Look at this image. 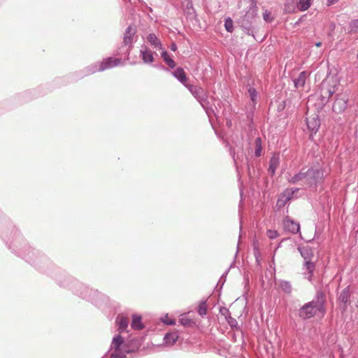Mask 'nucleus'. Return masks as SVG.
I'll return each mask as SVG.
<instances>
[{"label":"nucleus","mask_w":358,"mask_h":358,"mask_svg":"<svg viewBox=\"0 0 358 358\" xmlns=\"http://www.w3.org/2000/svg\"><path fill=\"white\" fill-rule=\"evenodd\" d=\"M324 178V171L321 168H302L299 173L294 176L289 175L287 180L292 184L301 182L308 187H316Z\"/></svg>","instance_id":"obj_1"},{"label":"nucleus","mask_w":358,"mask_h":358,"mask_svg":"<svg viewBox=\"0 0 358 358\" xmlns=\"http://www.w3.org/2000/svg\"><path fill=\"white\" fill-rule=\"evenodd\" d=\"M138 348V344H136V341H134V346L131 347L120 335H116L113 337L109 349L110 358H126L127 354Z\"/></svg>","instance_id":"obj_2"},{"label":"nucleus","mask_w":358,"mask_h":358,"mask_svg":"<svg viewBox=\"0 0 358 358\" xmlns=\"http://www.w3.org/2000/svg\"><path fill=\"white\" fill-rule=\"evenodd\" d=\"M186 88L189 91L192 95L201 104L202 108L205 110L206 115L210 119L213 115H215V113L212 107L210 106L208 101V96L207 92L203 87L199 85H188Z\"/></svg>","instance_id":"obj_3"},{"label":"nucleus","mask_w":358,"mask_h":358,"mask_svg":"<svg viewBox=\"0 0 358 358\" xmlns=\"http://www.w3.org/2000/svg\"><path fill=\"white\" fill-rule=\"evenodd\" d=\"M257 15V3L253 2L250 3L249 9L239 21L241 27L244 29L245 34L248 35H252L254 36L252 31V24L255 22Z\"/></svg>","instance_id":"obj_4"},{"label":"nucleus","mask_w":358,"mask_h":358,"mask_svg":"<svg viewBox=\"0 0 358 358\" xmlns=\"http://www.w3.org/2000/svg\"><path fill=\"white\" fill-rule=\"evenodd\" d=\"M122 63V59L118 58L108 57L103 59L101 62L93 64L86 69L87 73L85 76L90 75L99 71H103L105 70L117 66Z\"/></svg>","instance_id":"obj_5"},{"label":"nucleus","mask_w":358,"mask_h":358,"mask_svg":"<svg viewBox=\"0 0 358 358\" xmlns=\"http://www.w3.org/2000/svg\"><path fill=\"white\" fill-rule=\"evenodd\" d=\"M323 302L312 301L304 304L299 310V316L303 320L310 319L314 317L318 311H321Z\"/></svg>","instance_id":"obj_6"},{"label":"nucleus","mask_w":358,"mask_h":358,"mask_svg":"<svg viewBox=\"0 0 358 358\" xmlns=\"http://www.w3.org/2000/svg\"><path fill=\"white\" fill-rule=\"evenodd\" d=\"M136 29L135 27L132 26H129L124 34L123 43L125 46L128 47L127 52L130 51V50L133 47V43H134V37L136 36Z\"/></svg>","instance_id":"obj_7"},{"label":"nucleus","mask_w":358,"mask_h":358,"mask_svg":"<svg viewBox=\"0 0 358 358\" xmlns=\"http://www.w3.org/2000/svg\"><path fill=\"white\" fill-rule=\"evenodd\" d=\"M155 53L147 46L142 45L140 50V56L143 63L150 64L154 62Z\"/></svg>","instance_id":"obj_8"},{"label":"nucleus","mask_w":358,"mask_h":358,"mask_svg":"<svg viewBox=\"0 0 358 358\" xmlns=\"http://www.w3.org/2000/svg\"><path fill=\"white\" fill-rule=\"evenodd\" d=\"M283 227L285 231H289L292 234H296L300 230V225L298 222H294L288 217H286L283 221Z\"/></svg>","instance_id":"obj_9"},{"label":"nucleus","mask_w":358,"mask_h":358,"mask_svg":"<svg viewBox=\"0 0 358 358\" xmlns=\"http://www.w3.org/2000/svg\"><path fill=\"white\" fill-rule=\"evenodd\" d=\"M348 99L345 95H340L336 98L334 106L333 109L336 111H338L339 113L343 111L347 106H348Z\"/></svg>","instance_id":"obj_10"},{"label":"nucleus","mask_w":358,"mask_h":358,"mask_svg":"<svg viewBox=\"0 0 358 358\" xmlns=\"http://www.w3.org/2000/svg\"><path fill=\"white\" fill-rule=\"evenodd\" d=\"M303 269L305 271V278L309 281H311L313 276V272L315 269V264L312 261L307 260V262H304L303 263Z\"/></svg>","instance_id":"obj_11"},{"label":"nucleus","mask_w":358,"mask_h":358,"mask_svg":"<svg viewBox=\"0 0 358 358\" xmlns=\"http://www.w3.org/2000/svg\"><path fill=\"white\" fill-rule=\"evenodd\" d=\"M307 127L309 130L315 134L320 128V120L317 115L308 117L306 119Z\"/></svg>","instance_id":"obj_12"},{"label":"nucleus","mask_w":358,"mask_h":358,"mask_svg":"<svg viewBox=\"0 0 358 358\" xmlns=\"http://www.w3.org/2000/svg\"><path fill=\"white\" fill-rule=\"evenodd\" d=\"M171 73L185 87L186 85H189V83H187L188 78L182 68L178 67L174 71L171 72Z\"/></svg>","instance_id":"obj_13"},{"label":"nucleus","mask_w":358,"mask_h":358,"mask_svg":"<svg viewBox=\"0 0 358 358\" xmlns=\"http://www.w3.org/2000/svg\"><path fill=\"white\" fill-rule=\"evenodd\" d=\"M147 41L153 48L158 50L163 49L160 40L155 34H149L147 36Z\"/></svg>","instance_id":"obj_14"},{"label":"nucleus","mask_w":358,"mask_h":358,"mask_svg":"<svg viewBox=\"0 0 358 358\" xmlns=\"http://www.w3.org/2000/svg\"><path fill=\"white\" fill-rule=\"evenodd\" d=\"M298 250L305 262H307V260L311 261L312 258L313 257V253L312 249L310 247H299Z\"/></svg>","instance_id":"obj_15"},{"label":"nucleus","mask_w":358,"mask_h":358,"mask_svg":"<svg viewBox=\"0 0 358 358\" xmlns=\"http://www.w3.org/2000/svg\"><path fill=\"white\" fill-rule=\"evenodd\" d=\"M116 323L118 326V329L121 332L125 331L128 327L129 319L122 315H119L116 317Z\"/></svg>","instance_id":"obj_16"},{"label":"nucleus","mask_w":358,"mask_h":358,"mask_svg":"<svg viewBox=\"0 0 358 358\" xmlns=\"http://www.w3.org/2000/svg\"><path fill=\"white\" fill-rule=\"evenodd\" d=\"M350 297V289H349V287H345V289H343L341 292L338 299V301L341 303H343L344 304L345 308H346L347 305L349 302Z\"/></svg>","instance_id":"obj_17"},{"label":"nucleus","mask_w":358,"mask_h":358,"mask_svg":"<svg viewBox=\"0 0 358 358\" xmlns=\"http://www.w3.org/2000/svg\"><path fill=\"white\" fill-rule=\"evenodd\" d=\"M178 338L177 332L168 333L164 336V341L167 346L173 345Z\"/></svg>","instance_id":"obj_18"},{"label":"nucleus","mask_w":358,"mask_h":358,"mask_svg":"<svg viewBox=\"0 0 358 358\" xmlns=\"http://www.w3.org/2000/svg\"><path fill=\"white\" fill-rule=\"evenodd\" d=\"M280 164V158L278 155H274L269 162L268 172L273 176Z\"/></svg>","instance_id":"obj_19"},{"label":"nucleus","mask_w":358,"mask_h":358,"mask_svg":"<svg viewBox=\"0 0 358 358\" xmlns=\"http://www.w3.org/2000/svg\"><path fill=\"white\" fill-rule=\"evenodd\" d=\"M307 77L306 71H302L299 73L298 78L294 79V84L296 88L302 87L306 83V79Z\"/></svg>","instance_id":"obj_20"},{"label":"nucleus","mask_w":358,"mask_h":358,"mask_svg":"<svg viewBox=\"0 0 358 358\" xmlns=\"http://www.w3.org/2000/svg\"><path fill=\"white\" fill-rule=\"evenodd\" d=\"M131 328L135 330H140L143 328V324L141 321V316L134 315L132 316Z\"/></svg>","instance_id":"obj_21"},{"label":"nucleus","mask_w":358,"mask_h":358,"mask_svg":"<svg viewBox=\"0 0 358 358\" xmlns=\"http://www.w3.org/2000/svg\"><path fill=\"white\" fill-rule=\"evenodd\" d=\"M36 253L37 252L29 246L24 247V254H23V255L27 262L34 263V257Z\"/></svg>","instance_id":"obj_22"},{"label":"nucleus","mask_w":358,"mask_h":358,"mask_svg":"<svg viewBox=\"0 0 358 358\" xmlns=\"http://www.w3.org/2000/svg\"><path fill=\"white\" fill-rule=\"evenodd\" d=\"M161 57L164 62L171 68L173 69L176 66V62L170 57L169 53L166 50H163L161 53Z\"/></svg>","instance_id":"obj_23"},{"label":"nucleus","mask_w":358,"mask_h":358,"mask_svg":"<svg viewBox=\"0 0 358 358\" xmlns=\"http://www.w3.org/2000/svg\"><path fill=\"white\" fill-rule=\"evenodd\" d=\"M311 6V0H299L297 8L300 11L308 10Z\"/></svg>","instance_id":"obj_24"},{"label":"nucleus","mask_w":358,"mask_h":358,"mask_svg":"<svg viewBox=\"0 0 358 358\" xmlns=\"http://www.w3.org/2000/svg\"><path fill=\"white\" fill-rule=\"evenodd\" d=\"M289 199H287V197L284 196L283 193H282L277 200L276 206L278 208H281L284 207L287 203Z\"/></svg>","instance_id":"obj_25"},{"label":"nucleus","mask_w":358,"mask_h":358,"mask_svg":"<svg viewBox=\"0 0 358 358\" xmlns=\"http://www.w3.org/2000/svg\"><path fill=\"white\" fill-rule=\"evenodd\" d=\"M299 188H289L286 189L282 193L284 196L287 197L289 199V201L291 200L292 198H294V194L298 192Z\"/></svg>","instance_id":"obj_26"},{"label":"nucleus","mask_w":358,"mask_h":358,"mask_svg":"<svg viewBox=\"0 0 358 358\" xmlns=\"http://www.w3.org/2000/svg\"><path fill=\"white\" fill-rule=\"evenodd\" d=\"M295 0H286L285 4V10L286 13H292L295 8Z\"/></svg>","instance_id":"obj_27"},{"label":"nucleus","mask_w":358,"mask_h":358,"mask_svg":"<svg viewBox=\"0 0 358 358\" xmlns=\"http://www.w3.org/2000/svg\"><path fill=\"white\" fill-rule=\"evenodd\" d=\"M198 313L201 316H204L207 314V305L206 301L200 302L198 308Z\"/></svg>","instance_id":"obj_28"},{"label":"nucleus","mask_w":358,"mask_h":358,"mask_svg":"<svg viewBox=\"0 0 358 358\" xmlns=\"http://www.w3.org/2000/svg\"><path fill=\"white\" fill-rule=\"evenodd\" d=\"M255 146H256V148H255V155L257 157H260L262 155V140L260 138H257L255 139Z\"/></svg>","instance_id":"obj_29"},{"label":"nucleus","mask_w":358,"mask_h":358,"mask_svg":"<svg viewBox=\"0 0 358 358\" xmlns=\"http://www.w3.org/2000/svg\"><path fill=\"white\" fill-rule=\"evenodd\" d=\"M280 287L284 292L287 294H290L292 292V286L288 281H282L280 283Z\"/></svg>","instance_id":"obj_30"},{"label":"nucleus","mask_w":358,"mask_h":358,"mask_svg":"<svg viewBox=\"0 0 358 358\" xmlns=\"http://www.w3.org/2000/svg\"><path fill=\"white\" fill-rule=\"evenodd\" d=\"M349 29L350 33L358 32V19L353 20L350 22Z\"/></svg>","instance_id":"obj_31"},{"label":"nucleus","mask_w":358,"mask_h":358,"mask_svg":"<svg viewBox=\"0 0 358 358\" xmlns=\"http://www.w3.org/2000/svg\"><path fill=\"white\" fill-rule=\"evenodd\" d=\"M224 27L228 32L231 33L234 31L233 20L230 17L225 20Z\"/></svg>","instance_id":"obj_32"},{"label":"nucleus","mask_w":358,"mask_h":358,"mask_svg":"<svg viewBox=\"0 0 358 358\" xmlns=\"http://www.w3.org/2000/svg\"><path fill=\"white\" fill-rule=\"evenodd\" d=\"M227 322H228L229 325L232 328H237L238 322L236 319L233 318L231 315H229L227 318L226 319Z\"/></svg>","instance_id":"obj_33"},{"label":"nucleus","mask_w":358,"mask_h":358,"mask_svg":"<svg viewBox=\"0 0 358 358\" xmlns=\"http://www.w3.org/2000/svg\"><path fill=\"white\" fill-rule=\"evenodd\" d=\"M266 235L270 239H274L278 236L279 234L275 230L268 229L266 231Z\"/></svg>","instance_id":"obj_34"},{"label":"nucleus","mask_w":358,"mask_h":358,"mask_svg":"<svg viewBox=\"0 0 358 358\" xmlns=\"http://www.w3.org/2000/svg\"><path fill=\"white\" fill-rule=\"evenodd\" d=\"M162 322L167 325H173L176 322L173 319L169 318L168 315H166L162 320Z\"/></svg>","instance_id":"obj_35"},{"label":"nucleus","mask_w":358,"mask_h":358,"mask_svg":"<svg viewBox=\"0 0 358 358\" xmlns=\"http://www.w3.org/2000/svg\"><path fill=\"white\" fill-rule=\"evenodd\" d=\"M248 92H249V94H250V96L252 99V101H255V98L257 97V91L255 88L253 87H250L249 90H248Z\"/></svg>","instance_id":"obj_36"},{"label":"nucleus","mask_w":358,"mask_h":358,"mask_svg":"<svg viewBox=\"0 0 358 358\" xmlns=\"http://www.w3.org/2000/svg\"><path fill=\"white\" fill-rule=\"evenodd\" d=\"M263 18L266 22H271L273 20V17L271 16V13L267 10L263 14Z\"/></svg>","instance_id":"obj_37"},{"label":"nucleus","mask_w":358,"mask_h":358,"mask_svg":"<svg viewBox=\"0 0 358 358\" xmlns=\"http://www.w3.org/2000/svg\"><path fill=\"white\" fill-rule=\"evenodd\" d=\"M220 313L225 317V319L229 317V315H231L229 310L226 308H220Z\"/></svg>","instance_id":"obj_38"},{"label":"nucleus","mask_w":358,"mask_h":358,"mask_svg":"<svg viewBox=\"0 0 358 358\" xmlns=\"http://www.w3.org/2000/svg\"><path fill=\"white\" fill-rule=\"evenodd\" d=\"M339 0H327V6L333 5L337 3Z\"/></svg>","instance_id":"obj_39"},{"label":"nucleus","mask_w":358,"mask_h":358,"mask_svg":"<svg viewBox=\"0 0 358 358\" xmlns=\"http://www.w3.org/2000/svg\"><path fill=\"white\" fill-rule=\"evenodd\" d=\"M172 51H176L177 50V45L176 43H172L170 47Z\"/></svg>","instance_id":"obj_40"},{"label":"nucleus","mask_w":358,"mask_h":358,"mask_svg":"<svg viewBox=\"0 0 358 358\" xmlns=\"http://www.w3.org/2000/svg\"><path fill=\"white\" fill-rule=\"evenodd\" d=\"M231 156H232V157H233V159H234V161L235 164L237 166V159H236V157H235V154H234V152L231 150Z\"/></svg>","instance_id":"obj_41"},{"label":"nucleus","mask_w":358,"mask_h":358,"mask_svg":"<svg viewBox=\"0 0 358 358\" xmlns=\"http://www.w3.org/2000/svg\"><path fill=\"white\" fill-rule=\"evenodd\" d=\"M180 322L182 324L185 325L187 323V320L180 319Z\"/></svg>","instance_id":"obj_42"},{"label":"nucleus","mask_w":358,"mask_h":358,"mask_svg":"<svg viewBox=\"0 0 358 358\" xmlns=\"http://www.w3.org/2000/svg\"><path fill=\"white\" fill-rule=\"evenodd\" d=\"M227 272L228 271H226V273L222 275V277L220 278V281L224 279V278H225L226 275L227 274Z\"/></svg>","instance_id":"obj_43"},{"label":"nucleus","mask_w":358,"mask_h":358,"mask_svg":"<svg viewBox=\"0 0 358 358\" xmlns=\"http://www.w3.org/2000/svg\"><path fill=\"white\" fill-rule=\"evenodd\" d=\"M315 45L317 47H320L322 45V43L321 42H317V43H315Z\"/></svg>","instance_id":"obj_44"},{"label":"nucleus","mask_w":358,"mask_h":358,"mask_svg":"<svg viewBox=\"0 0 358 358\" xmlns=\"http://www.w3.org/2000/svg\"><path fill=\"white\" fill-rule=\"evenodd\" d=\"M231 120L227 121V125H228L229 127H230V126H231Z\"/></svg>","instance_id":"obj_45"},{"label":"nucleus","mask_w":358,"mask_h":358,"mask_svg":"<svg viewBox=\"0 0 358 358\" xmlns=\"http://www.w3.org/2000/svg\"><path fill=\"white\" fill-rule=\"evenodd\" d=\"M162 69L165 70V71H169V69L166 68V67H164V66H162Z\"/></svg>","instance_id":"obj_46"},{"label":"nucleus","mask_w":358,"mask_h":358,"mask_svg":"<svg viewBox=\"0 0 358 358\" xmlns=\"http://www.w3.org/2000/svg\"><path fill=\"white\" fill-rule=\"evenodd\" d=\"M253 2H255V3H257V2H256V1H255V0H251V3H253Z\"/></svg>","instance_id":"obj_47"},{"label":"nucleus","mask_w":358,"mask_h":358,"mask_svg":"<svg viewBox=\"0 0 358 358\" xmlns=\"http://www.w3.org/2000/svg\"><path fill=\"white\" fill-rule=\"evenodd\" d=\"M357 59H358V52H357Z\"/></svg>","instance_id":"obj_48"},{"label":"nucleus","mask_w":358,"mask_h":358,"mask_svg":"<svg viewBox=\"0 0 358 358\" xmlns=\"http://www.w3.org/2000/svg\"><path fill=\"white\" fill-rule=\"evenodd\" d=\"M102 358H103V357H102Z\"/></svg>","instance_id":"obj_49"}]
</instances>
